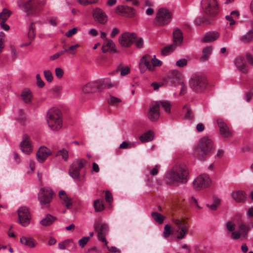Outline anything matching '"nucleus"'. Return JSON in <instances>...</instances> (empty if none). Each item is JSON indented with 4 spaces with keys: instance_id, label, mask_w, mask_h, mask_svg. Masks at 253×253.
Listing matches in <instances>:
<instances>
[{
    "instance_id": "obj_39",
    "label": "nucleus",
    "mask_w": 253,
    "mask_h": 253,
    "mask_svg": "<svg viewBox=\"0 0 253 253\" xmlns=\"http://www.w3.org/2000/svg\"><path fill=\"white\" fill-rule=\"evenodd\" d=\"M58 245L60 250H64L70 246H75V244L72 239H66L59 243Z\"/></svg>"
},
{
    "instance_id": "obj_63",
    "label": "nucleus",
    "mask_w": 253,
    "mask_h": 253,
    "mask_svg": "<svg viewBox=\"0 0 253 253\" xmlns=\"http://www.w3.org/2000/svg\"><path fill=\"white\" fill-rule=\"evenodd\" d=\"M35 37V32H34V29L33 28V24H32L29 30V33H28V37L30 39L32 40L34 39Z\"/></svg>"
},
{
    "instance_id": "obj_44",
    "label": "nucleus",
    "mask_w": 253,
    "mask_h": 253,
    "mask_svg": "<svg viewBox=\"0 0 253 253\" xmlns=\"http://www.w3.org/2000/svg\"><path fill=\"white\" fill-rule=\"evenodd\" d=\"M57 155L65 161L68 160L69 157L68 151L65 149H62L59 150L57 152Z\"/></svg>"
},
{
    "instance_id": "obj_45",
    "label": "nucleus",
    "mask_w": 253,
    "mask_h": 253,
    "mask_svg": "<svg viewBox=\"0 0 253 253\" xmlns=\"http://www.w3.org/2000/svg\"><path fill=\"white\" fill-rule=\"evenodd\" d=\"M137 143L135 142H128L127 141L123 142L120 145L122 149L131 148L136 146Z\"/></svg>"
},
{
    "instance_id": "obj_12",
    "label": "nucleus",
    "mask_w": 253,
    "mask_h": 253,
    "mask_svg": "<svg viewBox=\"0 0 253 253\" xmlns=\"http://www.w3.org/2000/svg\"><path fill=\"white\" fill-rule=\"evenodd\" d=\"M136 38L135 33L125 32L122 34L119 38L120 44L124 47H129L134 42Z\"/></svg>"
},
{
    "instance_id": "obj_29",
    "label": "nucleus",
    "mask_w": 253,
    "mask_h": 253,
    "mask_svg": "<svg viewBox=\"0 0 253 253\" xmlns=\"http://www.w3.org/2000/svg\"><path fill=\"white\" fill-rule=\"evenodd\" d=\"M235 64L237 69L241 72L247 73L248 72V68L243 58L241 57L237 58L235 60Z\"/></svg>"
},
{
    "instance_id": "obj_59",
    "label": "nucleus",
    "mask_w": 253,
    "mask_h": 253,
    "mask_svg": "<svg viewBox=\"0 0 253 253\" xmlns=\"http://www.w3.org/2000/svg\"><path fill=\"white\" fill-rule=\"evenodd\" d=\"M151 61L152 64V65L153 66L154 68L155 66H160L162 64V62L161 60L156 58L155 55L154 56L153 58H151Z\"/></svg>"
},
{
    "instance_id": "obj_48",
    "label": "nucleus",
    "mask_w": 253,
    "mask_h": 253,
    "mask_svg": "<svg viewBox=\"0 0 253 253\" xmlns=\"http://www.w3.org/2000/svg\"><path fill=\"white\" fill-rule=\"evenodd\" d=\"M86 163V161L84 159H77L73 164L74 166H77L81 170L84 166Z\"/></svg>"
},
{
    "instance_id": "obj_28",
    "label": "nucleus",
    "mask_w": 253,
    "mask_h": 253,
    "mask_svg": "<svg viewBox=\"0 0 253 253\" xmlns=\"http://www.w3.org/2000/svg\"><path fill=\"white\" fill-rule=\"evenodd\" d=\"M59 197L63 205L65 206L68 209L72 208V199L67 195L64 190H61L59 192Z\"/></svg>"
},
{
    "instance_id": "obj_25",
    "label": "nucleus",
    "mask_w": 253,
    "mask_h": 253,
    "mask_svg": "<svg viewBox=\"0 0 253 253\" xmlns=\"http://www.w3.org/2000/svg\"><path fill=\"white\" fill-rule=\"evenodd\" d=\"M20 242L22 245L29 248H34L37 245L36 240L32 237L22 236L20 238Z\"/></svg>"
},
{
    "instance_id": "obj_27",
    "label": "nucleus",
    "mask_w": 253,
    "mask_h": 253,
    "mask_svg": "<svg viewBox=\"0 0 253 253\" xmlns=\"http://www.w3.org/2000/svg\"><path fill=\"white\" fill-rule=\"evenodd\" d=\"M21 96L22 100L26 104H31L32 103L34 95L32 90L30 88H24L22 91Z\"/></svg>"
},
{
    "instance_id": "obj_7",
    "label": "nucleus",
    "mask_w": 253,
    "mask_h": 253,
    "mask_svg": "<svg viewBox=\"0 0 253 253\" xmlns=\"http://www.w3.org/2000/svg\"><path fill=\"white\" fill-rule=\"evenodd\" d=\"M53 191L50 187L41 188L38 193V200L42 207H48L52 199Z\"/></svg>"
},
{
    "instance_id": "obj_23",
    "label": "nucleus",
    "mask_w": 253,
    "mask_h": 253,
    "mask_svg": "<svg viewBox=\"0 0 253 253\" xmlns=\"http://www.w3.org/2000/svg\"><path fill=\"white\" fill-rule=\"evenodd\" d=\"M18 7L27 14H33L34 13V6L30 1L23 2L21 0L17 1Z\"/></svg>"
},
{
    "instance_id": "obj_37",
    "label": "nucleus",
    "mask_w": 253,
    "mask_h": 253,
    "mask_svg": "<svg viewBox=\"0 0 253 253\" xmlns=\"http://www.w3.org/2000/svg\"><path fill=\"white\" fill-rule=\"evenodd\" d=\"M80 173V169L72 164L69 171V175L74 179H77L79 177Z\"/></svg>"
},
{
    "instance_id": "obj_8",
    "label": "nucleus",
    "mask_w": 253,
    "mask_h": 253,
    "mask_svg": "<svg viewBox=\"0 0 253 253\" xmlns=\"http://www.w3.org/2000/svg\"><path fill=\"white\" fill-rule=\"evenodd\" d=\"M172 222L175 224V231L177 233L178 239L183 238L188 232L189 224L185 220L172 219Z\"/></svg>"
},
{
    "instance_id": "obj_22",
    "label": "nucleus",
    "mask_w": 253,
    "mask_h": 253,
    "mask_svg": "<svg viewBox=\"0 0 253 253\" xmlns=\"http://www.w3.org/2000/svg\"><path fill=\"white\" fill-rule=\"evenodd\" d=\"M115 12L117 14L130 17L135 15V10L133 8L127 6L120 5L116 7Z\"/></svg>"
},
{
    "instance_id": "obj_50",
    "label": "nucleus",
    "mask_w": 253,
    "mask_h": 253,
    "mask_svg": "<svg viewBox=\"0 0 253 253\" xmlns=\"http://www.w3.org/2000/svg\"><path fill=\"white\" fill-rule=\"evenodd\" d=\"M79 44L77 43L75 45H73L70 46L68 49H66L65 50H63L64 52H68L70 54H75L76 51L75 50L79 47Z\"/></svg>"
},
{
    "instance_id": "obj_2",
    "label": "nucleus",
    "mask_w": 253,
    "mask_h": 253,
    "mask_svg": "<svg viewBox=\"0 0 253 253\" xmlns=\"http://www.w3.org/2000/svg\"><path fill=\"white\" fill-rule=\"evenodd\" d=\"M46 122L48 127L53 131H57L62 126V118L60 110L55 107L48 110L46 114Z\"/></svg>"
},
{
    "instance_id": "obj_10",
    "label": "nucleus",
    "mask_w": 253,
    "mask_h": 253,
    "mask_svg": "<svg viewBox=\"0 0 253 253\" xmlns=\"http://www.w3.org/2000/svg\"><path fill=\"white\" fill-rule=\"evenodd\" d=\"M211 184L210 177L206 174H201L195 178L193 181L194 188L196 190H201L209 187Z\"/></svg>"
},
{
    "instance_id": "obj_43",
    "label": "nucleus",
    "mask_w": 253,
    "mask_h": 253,
    "mask_svg": "<svg viewBox=\"0 0 253 253\" xmlns=\"http://www.w3.org/2000/svg\"><path fill=\"white\" fill-rule=\"evenodd\" d=\"M212 47L211 46H207L204 48L203 50V60H206L210 56L212 52Z\"/></svg>"
},
{
    "instance_id": "obj_54",
    "label": "nucleus",
    "mask_w": 253,
    "mask_h": 253,
    "mask_svg": "<svg viewBox=\"0 0 253 253\" xmlns=\"http://www.w3.org/2000/svg\"><path fill=\"white\" fill-rule=\"evenodd\" d=\"M78 31V28L75 27L71 30L68 31L65 34V36L68 38L72 37L74 35H75Z\"/></svg>"
},
{
    "instance_id": "obj_13",
    "label": "nucleus",
    "mask_w": 253,
    "mask_h": 253,
    "mask_svg": "<svg viewBox=\"0 0 253 253\" xmlns=\"http://www.w3.org/2000/svg\"><path fill=\"white\" fill-rule=\"evenodd\" d=\"M169 79L173 84H179L181 86L180 94L183 95L186 91V87L183 82V77L182 74L178 71H173Z\"/></svg>"
},
{
    "instance_id": "obj_55",
    "label": "nucleus",
    "mask_w": 253,
    "mask_h": 253,
    "mask_svg": "<svg viewBox=\"0 0 253 253\" xmlns=\"http://www.w3.org/2000/svg\"><path fill=\"white\" fill-rule=\"evenodd\" d=\"M36 84L38 87L42 88L44 87L45 84L42 80L40 75L39 74L36 75Z\"/></svg>"
},
{
    "instance_id": "obj_35",
    "label": "nucleus",
    "mask_w": 253,
    "mask_h": 253,
    "mask_svg": "<svg viewBox=\"0 0 253 253\" xmlns=\"http://www.w3.org/2000/svg\"><path fill=\"white\" fill-rule=\"evenodd\" d=\"M239 16L240 13L238 10H233L229 15H226L225 18L230 22V25H233L235 24V20L239 18Z\"/></svg>"
},
{
    "instance_id": "obj_9",
    "label": "nucleus",
    "mask_w": 253,
    "mask_h": 253,
    "mask_svg": "<svg viewBox=\"0 0 253 253\" xmlns=\"http://www.w3.org/2000/svg\"><path fill=\"white\" fill-rule=\"evenodd\" d=\"M201 5L204 13L211 16L218 12V5L216 0H202Z\"/></svg>"
},
{
    "instance_id": "obj_5",
    "label": "nucleus",
    "mask_w": 253,
    "mask_h": 253,
    "mask_svg": "<svg viewBox=\"0 0 253 253\" xmlns=\"http://www.w3.org/2000/svg\"><path fill=\"white\" fill-rule=\"evenodd\" d=\"M190 87L196 91H203L207 87L208 83L206 78L200 74L193 75L189 80Z\"/></svg>"
},
{
    "instance_id": "obj_46",
    "label": "nucleus",
    "mask_w": 253,
    "mask_h": 253,
    "mask_svg": "<svg viewBox=\"0 0 253 253\" xmlns=\"http://www.w3.org/2000/svg\"><path fill=\"white\" fill-rule=\"evenodd\" d=\"M94 207L96 211H101L104 209V205L100 200H96L94 203Z\"/></svg>"
},
{
    "instance_id": "obj_38",
    "label": "nucleus",
    "mask_w": 253,
    "mask_h": 253,
    "mask_svg": "<svg viewBox=\"0 0 253 253\" xmlns=\"http://www.w3.org/2000/svg\"><path fill=\"white\" fill-rule=\"evenodd\" d=\"M55 219L56 218L55 217L50 214H47L41 220L40 223L43 226H48L51 224Z\"/></svg>"
},
{
    "instance_id": "obj_58",
    "label": "nucleus",
    "mask_w": 253,
    "mask_h": 253,
    "mask_svg": "<svg viewBox=\"0 0 253 253\" xmlns=\"http://www.w3.org/2000/svg\"><path fill=\"white\" fill-rule=\"evenodd\" d=\"M90 239L89 237H83L79 241V245L82 248H84Z\"/></svg>"
},
{
    "instance_id": "obj_31",
    "label": "nucleus",
    "mask_w": 253,
    "mask_h": 253,
    "mask_svg": "<svg viewBox=\"0 0 253 253\" xmlns=\"http://www.w3.org/2000/svg\"><path fill=\"white\" fill-rule=\"evenodd\" d=\"M219 37V33L215 31L208 32L205 35L203 41L204 42H213Z\"/></svg>"
},
{
    "instance_id": "obj_51",
    "label": "nucleus",
    "mask_w": 253,
    "mask_h": 253,
    "mask_svg": "<svg viewBox=\"0 0 253 253\" xmlns=\"http://www.w3.org/2000/svg\"><path fill=\"white\" fill-rule=\"evenodd\" d=\"M171 234V228L170 226L167 224L164 227V230L163 233V237L165 238H168Z\"/></svg>"
},
{
    "instance_id": "obj_20",
    "label": "nucleus",
    "mask_w": 253,
    "mask_h": 253,
    "mask_svg": "<svg viewBox=\"0 0 253 253\" xmlns=\"http://www.w3.org/2000/svg\"><path fill=\"white\" fill-rule=\"evenodd\" d=\"M82 91L84 94H93L98 92L97 80L88 82L83 85Z\"/></svg>"
},
{
    "instance_id": "obj_62",
    "label": "nucleus",
    "mask_w": 253,
    "mask_h": 253,
    "mask_svg": "<svg viewBox=\"0 0 253 253\" xmlns=\"http://www.w3.org/2000/svg\"><path fill=\"white\" fill-rule=\"evenodd\" d=\"M64 53L63 50L60 51L53 55L50 56V59L51 60H54L58 58L60 56L62 55Z\"/></svg>"
},
{
    "instance_id": "obj_32",
    "label": "nucleus",
    "mask_w": 253,
    "mask_h": 253,
    "mask_svg": "<svg viewBox=\"0 0 253 253\" xmlns=\"http://www.w3.org/2000/svg\"><path fill=\"white\" fill-rule=\"evenodd\" d=\"M173 43L176 46L180 45L183 42V35L179 29H175L173 32Z\"/></svg>"
},
{
    "instance_id": "obj_56",
    "label": "nucleus",
    "mask_w": 253,
    "mask_h": 253,
    "mask_svg": "<svg viewBox=\"0 0 253 253\" xmlns=\"http://www.w3.org/2000/svg\"><path fill=\"white\" fill-rule=\"evenodd\" d=\"M120 75L124 76L127 75L130 72V68L128 66L123 67L120 68Z\"/></svg>"
},
{
    "instance_id": "obj_21",
    "label": "nucleus",
    "mask_w": 253,
    "mask_h": 253,
    "mask_svg": "<svg viewBox=\"0 0 253 253\" xmlns=\"http://www.w3.org/2000/svg\"><path fill=\"white\" fill-rule=\"evenodd\" d=\"M150 61L151 57L149 55H146L141 58L139 62V69L141 73H144L146 69L150 71L154 70V68L150 64Z\"/></svg>"
},
{
    "instance_id": "obj_19",
    "label": "nucleus",
    "mask_w": 253,
    "mask_h": 253,
    "mask_svg": "<svg viewBox=\"0 0 253 253\" xmlns=\"http://www.w3.org/2000/svg\"><path fill=\"white\" fill-rule=\"evenodd\" d=\"M51 151L45 146H41L37 152V159L39 163L44 162L51 155Z\"/></svg>"
},
{
    "instance_id": "obj_24",
    "label": "nucleus",
    "mask_w": 253,
    "mask_h": 253,
    "mask_svg": "<svg viewBox=\"0 0 253 253\" xmlns=\"http://www.w3.org/2000/svg\"><path fill=\"white\" fill-rule=\"evenodd\" d=\"M216 122L219 127L221 135L224 137H229L231 135V132L227 125L221 119H217Z\"/></svg>"
},
{
    "instance_id": "obj_42",
    "label": "nucleus",
    "mask_w": 253,
    "mask_h": 253,
    "mask_svg": "<svg viewBox=\"0 0 253 253\" xmlns=\"http://www.w3.org/2000/svg\"><path fill=\"white\" fill-rule=\"evenodd\" d=\"M158 102L160 103V107L161 106L166 113H170L171 105L169 102L168 101H163Z\"/></svg>"
},
{
    "instance_id": "obj_34",
    "label": "nucleus",
    "mask_w": 253,
    "mask_h": 253,
    "mask_svg": "<svg viewBox=\"0 0 253 253\" xmlns=\"http://www.w3.org/2000/svg\"><path fill=\"white\" fill-rule=\"evenodd\" d=\"M154 138V132L150 130L146 132L139 136V139L142 143L151 141Z\"/></svg>"
},
{
    "instance_id": "obj_17",
    "label": "nucleus",
    "mask_w": 253,
    "mask_h": 253,
    "mask_svg": "<svg viewBox=\"0 0 253 253\" xmlns=\"http://www.w3.org/2000/svg\"><path fill=\"white\" fill-rule=\"evenodd\" d=\"M160 103L154 102L150 107L148 113L149 120L152 122L156 121L160 117Z\"/></svg>"
},
{
    "instance_id": "obj_26",
    "label": "nucleus",
    "mask_w": 253,
    "mask_h": 253,
    "mask_svg": "<svg viewBox=\"0 0 253 253\" xmlns=\"http://www.w3.org/2000/svg\"><path fill=\"white\" fill-rule=\"evenodd\" d=\"M102 50L104 53L107 52L115 53L117 51L115 44L112 40L110 39L106 40L103 42Z\"/></svg>"
},
{
    "instance_id": "obj_57",
    "label": "nucleus",
    "mask_w": 253,
    "mask_h": 253,
    "mask_svg": "<svg viewBox=\"0 0 253 253\" xmlns=\"http://www.w3.org/2000/svg\"><path fill=\"white\" fill-rule=\"evenodd\" d=\"M55 73L58 79H61L64 75V71L62 68L57 67L55 69Z\"/></svg>"
},
{
    "instance_id": "obj_30",
    "label": "nucleus",
    "mask_w": 253,
    "mask_h": 253,
    "mask_svg": "<svg viewBox=\"0 0 253 253\" xmlns=\"http://www.w3.org/2000/svg\"><path fill=\"white\" fill-rule=\"evenodd\" d=\"M231 195L232 199L239 203L245 201L246 198V194L241 190L233 191Z\"/></svg>"
},
{
    "instance_id": "obj_11",
    "label": "nucleus",
    "mask_w": 253,
    "mask_h": 253,
    "mask_svg": "<svg viewBox=\"0 0 253 253\" xmlns=\"http://www.w3.org/2000/svg\"><path fill=\"white\" fill-rule=\"evenodd\" d=\"M18 219L23 226H28L31 221V216L28 209L25 207L20 208L18 211Z\"/></svg>"
},
{
    "instance_id": "obj_36",
    "label": "nucleus",
    "mask_w": 253,
    "mask_h": 253,
    "mask_svg": "<svg viewBox=\"0 0 253 253\" xmlns=\"http://www.w3.org/2000/svg\"><path fill=\"white\" fill-rule=\"evenodd\" d=\"M253 39V31L252 30H249L245 34L240 37V41L243 43H249L251 42Z\"/></svg>"
},
{
    "instance_id": "obj_4",
    "label": "nucleus",
    "mask_w": 253,
    "mask_h": 253,
    "mask_svg": "<svg viewBox=\"0 0 253 253\" xmlns=\"http://www.w3.org/2000/svg\"><path fill=\"white\" fill-rule=\"evenodd\" d=\"M214 149L212 141L207 136L202 137L198 145L195 147V152L199 153L201 159L211 154Z\"/></svg>"
},
{
    "instance_id": "obj_40",
    "label": "nucleus",
    "mask_w": 253,
    "mask_h": 253,
    "mask_svg": "<svg viewBox=\"0 0 253 253\" xmlns=\"http://www.w3.org/2000/svg\"><path fill=\"white\" fill-rule=\"evenodd\" d=\"M108 102L110 105L116 106L121 103L122 100L120 98L114 96H110L108 99Z\"/></svg>"
},
{
    "instance_id": "obj_1",
    "label": "nucleus",
    "mask_w": 253,
    "mask_h": 253,
    "mask_svg": "<svg viewBox=\"0 0 253 253\" xmlns=\"http://www.w3.org/2000/svg\"><path fill=\"white\" fill-rule=\"evenodd\" d=\"M189 171L184 164L177 165L173 167L167 173L165 182L167 185L177 183H185L188 180Z\"/></svg>"
},
{
    "instance_id": "obj_64",
    "label": "nucleus",
    "mask_w": 253,
    "mask_h": 253,
    "mask_svg": "<svg viewBox=\"0 0 253 253\" xmlns=\"http://www.w3.org/2000/svg\"><path fill=\"white\" fill-rule=\"evenodd\" d=\"M105 200L109 203H111L113 201L112 195L108 191H107L105 193Z\"/></svg>"
},
{
    "instance_id": "obj_3",
    "label": "nucleus",
    "mask_w": 253,
    "mask_h": 253,
    "mask_svg": "<svg viewBox=\"0 0 253 253\" xmlns=\"http://www.w3.org/2000/svg\"><path fill=\"white\" fill-rule=\"evenodd\" d=\"M238 225L239 230L235 231L236 224L233 222L228 221L225 225L227 230L231 232V238L234 240H237L241 237L245 238L252 228L244 222L239 223Z\"/></svg>"
},
{
    "instance_id": "obj_53",
    "label": "nucleus",
    "mask_w": 253,
    "mask_h": 253,
    "mask_svg": "<svg viewBox=\"0 0 253 253\" xmlns=\"http://www.w3.org/2000/svg\"><path fill=\"white\" fill-rule=\"evenodd\" d=\"M78 2L83 5H86L89 4L95 3L98 0H77Z\"/></svg>"
},
{
    "instance_id": "obj_6",
    "label": "nucleus",
    "mask_w": 253,
    "mask_h": 253,
    "mask_svg": "<svg viewBox=\"0 0 253 253\" xmlns=\"http://www.w3.org/2000/svg\"><path fill=\"white\" fill-rule=\"evenodd\" d=\"M171 18V12L167 8L162 7L157 11L155 20L158 25L164 26L169 23Z\"/></svg>"
},
{
    "instance_id": "obj_49",
    "label": "nucleus",
    "mask_w": 253,
    "mask_h": 253,
    "mask_svg": "<svg viewBox=\"0 0 253 253\" xmlns=\"http://www.w3.org/2000/svg\"><path fill=\"white\" fill-rule=\"evenodd\" d=\"M43 75L48 82H51L53 81V77L51 72L48 70H46L43 71Z\"/></svg>"
},
{
    "instance_id": "obj_18",
    "label": "nucleus",
    "mask_w": 253,
    "mask_h": 253,
    "mask_svg": "<svg viewBox=\"0 0 253 253\" xmlns=\"http://www.w3.org/2000/svg\"><path fill=\"white\" fill-rule=\"evenodd\" d=\"M11 14V11L7 8H3L0 12V28L5 31H8L10 29L5 22Z\"/></svg>"
},
{
    "instance_id": "obj_15",
    "label": "nucleus",
    "mask_w": 253,
    "mask_h": 253,
    "mask_svg": "<svg viewBox=\"0 0 253 253\" xmlns=\"http://www.w3.org/2000/svg\"><path fill=\"white\" fill-rule=\"evenodd\" d=\"M20 147L22 152L26 155H29L32 153L33 151L32 142L29 136L27 134H24L23 136Z\"/></svg>"
},
{
    "instance_id": "obj_41",
    "label": "nucleus",
    "mask_w": 253,
    "mask_h": 253,
    "mask_svg": "<svg viewBox=\"0 0 253 253\" xmlns=\"http://www.w3.org/2000/svg\"><path fill=\"white\" fill-rule=\"evenodd\" d=\"M151 215L154 220L159 224L163 223L165 219V217L164 215L157 212H152Z\"/></svg>"
},
{
    "instance_id": "obj_60",
    "label": "nucleus",
    "mask_w": 253,
    "mask_h": 253,
    "mask_svg": "<svg viewBox=\"0 0 253 253\" xmlns=\"http://www.w3.org/2000/svg\"><path fill=\"white\" fill-rule=\"evenodd\" d=\"M187 64V60L186 59H180L177 61L176 65L179 67H183Z\"/></svg>"
},
{
    "instance_id": "obj_16",
    "label": "nucleus",
    "mask_w": 253,
    "mask_h": 253,
    "mask_svg": "<svg viewBox=\"0 0 253 253\" xmlns=\"http://www.w3.org/2000/svg\"><path fill=\"white\" fill-rule=\"evenodd\" d=\"M92 16L94 20L101 24L104 25L107 22V15L105 12L100 8H96L93 10Z\"/></svg>"
},
{
    "instance_id": "obj_14",
    "label": "nucleus",
    "mask_w": 253,
    "mask_h": 253,
    "mask_svg": "<svg viewBox=\"0 0 253 253\" xmlns=\"http://www.w3.org/2000/svg\"><path fill=\"white\" fill-rule=\"evenodd\" d=\"M98 84V92H102L105 88H110L117 87L119 83L117 82H112L109 78H103L97 80Z\"/></svg>"
},
{
    "instance_id": "obj_33",
    "label": "nucleus",
    "mask_w": 253,
    "mask_h": 253,
    "mask_svg": "<svg viewBox=\"0 0 253 253\" xmlns=\"http://www.w3.org/2000/svg\"><path fill=\"white\" fill-rule=\"evenodd\" d=\"M108 230V226L106 224H103L101 225L98 232V238L106 244H107V241L105 238V235L107 233Z\"/></svg>"
},
{
    "instance_id": "obj_52",
    "label": "nucleus",
    "mask_w": 253,
    "mask_h": 253,
    "mask_svg": "<svg viewBox=\"0 0 253 253\" xmlns=\"http://www.w3.org/2000/svg\"><path fill=\"white\" fill-rule=\"evenodd\" d=\"M184 110L186 111L185 118L188 120H192L193 119V116L190 109L187 106H185L184 108Z\"/></svg>"
},
{
    "instance_id": "obj_47",
    "label": "nucleus",
    "mask_w": 253,
    "mask_h": 253,
    "mask_svg": "<svg viewBox=\"0 0 253 253\" xmlns=\"http://www.w3.org/2000/svg\"><path fill=\"white\" fill-rule=\"evenodd\" d=\"M176 47L177 46L174 44L168 46L162 50V53L164 55H168L172 52Z\"/></svg>"
},
{
    "instance_id": "obj_61",
    "label": "nucleus",
    "mask_w": 253,
    "mask_h": 253,
    "mask_svg": "<svg viewBox=\"0 0 253 253\" xmlns=\"http://www.w3.org/2000/svg\"><path fill=\"white\" fill-rule=\"evenodd\" d=\"M62 90V87L61 86H55L54 87H53L52 88V92L58 95V96H60L61 95V92Z\"/></svg>"
}]
</instances>
